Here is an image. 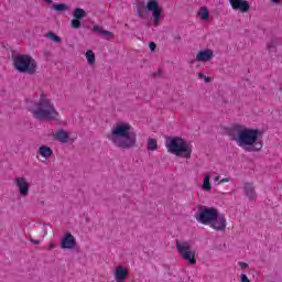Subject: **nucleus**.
Returning a JSON list of instances; mask_svg holds the SVG:
<instances>
[{
  "instance_id": "obj_14",
  "label": "nucleus",
  "mask_w": 282,
  "mask_h": 282,
  "mask_svg": "<svg viewBox=\"0 0 282 282\" xmlns=\"http://www.w3.org/2000/svg\"><path fill=\"white\" fill-rule=\"evenodd\" d=\"M113 276L116 282H127V279H129V269L118 265L113 271Z\"/></svg>"
},
{
  "instance_id": "obj_4",
  "label": "nucleus",
  "mask_w": 282,
  "mask_h": 282,
  "mask_svg": "<svg viewBox=\"0 0 282 282\" xmlns=\"http://www.w3.org/2000/svg\"><path fill=\"white\" fill-rule=\"evenodd\" d=\"M13 67L19 74H29L34 76L36 69H39V63L32 56L28 54H19L12 56Z\"/></svg>"
},
{
  "instance_id": "obj_35",
  "label": "nucleus",
  "mask_w": 282,
  "mask_h": 282,
  "mask_svg": "<svg viewBox=\"0 0 282 282\" xmlns=\"http://www.w3.org/2000/svg\"><path fill=\"white\" fill-rule=\"evenodd\" d=\"M45 3H52V0H44Z\"/></svg>"
},
{
  "instance_id": "obj_21",
  "label": "nucleus",
  "mask_w": 282,
  "mask_h": 282,
  "mask_svg": "<svg viewBox=\"0 0 282 282\" xmlns=\"http://www.w3.org/2000/svg\"><path fill=\"white\" fill-rule=\"evenodd\" d=\"M197 15L200 18L202 21H208V8L202 7L198 10Z\"/></svg>"
},
{
  "instance_id": "obj_25",
  "label": "nucleus",
  "mask_w": 282,
  "mask_h": 282,
  "mask_svg": "<svg viewBox=\"0 0 282 282\" xmlns=\"http://www.w3.org/2000/svg\"><path fill=\"white\" fill-rule=\"evenodd\" d=\"M67 4L65 3H55L53 4V10H55L56 12H63L65 10H67Z\"/></svg>"
},
{
  "instance_id": "obj_8",
  "label": "nucleus",
  "mask_w": 282,
  "mask_h": 282,
  "mask_svg": "<svg viewBox=\"0 0 282 282\" xmlns=\"http://www.w3.org/2000/svg\"><path fill=\"white\" fill-rule=\"evenodd\" d=\"M219 212L215 207L198 206V213L195 214V219L203 226H210L215 221Z\"/></svg>"
},
{
  "instance_id": "obj_6",
  "label": "nucleus",
  "mask_w": 282,
  "mask_h": 282,
  "mask_svg": "<svg viewBox=\"0 0 282 282\" xmlns=\"http://www.w3.org/2000/svg\"><path fill=\"white\" fill-rule=\"evenodd\" d=\"M144 10L152 12L153 25L158 28L162 17V8H160V2H158V0H148L147 6L143 1L137 2V17L144 19Z\"/></svg>"
},
{
  "instance_id": "obj_23",
  "label": "nucleus",
  "mask_w": 282,
  "mask_h": 282,
  "mask_svg": "<svg viewBox=\"0 0 282 282\" xmlns=\"http://www.w3.org/2000/svg\"><path fill=\"white\" fill-rule=\"evenodd\" d=\"M148 151H158V140L155 139L148 140Z\"/></svg>"
},
{
  "instance_id": "obj_24",
  "label": "nucleus",
  "mask_w": 282,
  "mask_h": 282,
  "mask_svg": "<svg viewBox=\"0 0 282 282\" xmlns=\"http://www.w3.org/2000/svg\"><path fill=\"white\" fill-rule=\"evenodd\" d=\"M46 39H51V41H53V43H61L62 42L61 36L56 35L54 32L46 33Z\"/></svg>"
},
{
  "instance_id": "obj_13",
  "label": "nucleus",
  "mask_w": 282,
  "mask_h": 282,
  "mask_svg": "<svg viewBox=\"0 0 282 282\" xmlns=\"http://www.w3.org/2000/svg\"><path fill=\"white\" fill-rule=\"evenodd\" d=\"M214 56H215V52H213V50L205 48V50L198 51V53L196 54V61L197 63H208L213 61Z\"/></svg>"
},
{
  "instance_id": "obj_34",
  "label": "nucleus",
  "mask_w": 282,
  "mask_h": 282,
  "mask_svg": "<svg viewBox=\"0 0 282 282\" xmlns=\"http://www.w3.org/2000/svg\"><path fill=\"white\" fill-rule=\"evenodd\" d=\"M272 3H281V0H271Z\"/></svg>"
},
{
  "instance_id": "obj_15",
  "label": "nucleus",
  "mask_w": 282,
  "mask_h": 282,
  "mask_svg": "<svg viewBox=\"0 0 282 282\" xmlns=\"http://www.w3.org/2000/svg\"><path fill=\"white\" fill-rule=\"evenodd\" d=\"M210 228L218 231L226 230V217L224 215H216V218L210 223Z\"/></svg>"
},
{
  "instance_id": "obj_3",
  "label": "nucleus",
  "mask_w": 282,
  "mask_h": 282,
  "mask_svg": "<svg viewBox=\"0 0 282 282\" xmlns=\"http://www.w3.org/2000/svg\"><path fill=\"white\" fill-rule=\"evenodd\" d=\"M107 140L117 149H133L138 142L135 131L129 122L119 121L115 123L111 131L107 133Z\"/></svg>"
},
{
  "instance_id": "obj_27",
  "label": "nucleus",
  "mask_w": 282,
  "mask_h": 282,
  "mask_svg": "<svg viewBox=\"0 0 282 282\" xmlns=\"http://www.w3.org/2000/svg\"><path fill=\"white\" fill-rule=\"evenodd\" d=\"M240 281H241V282H250V279H248V275H246V274L242 273V274L240 275Z\"/></svg>"
},
{
  "instance_id": "obj_9",
  "label": "nucleus",
  "mask_w": 282,
  "mask_h": 282,
  "mask_svg": "<svg viewBox=\"0 0 282 282\" xmlns=\"http://www.w3.org/2000/svg\"><path fill=\"white\" fill-rule=\"evenodd\" d=\"M15 188L20 193V197H28L30 195V182L24 176H17L13 180Z\"/></svg>"
},
{
  "instance_id": "obj_11",
  "label": "nucleus",
  "mask_w": 282,
  "mask_h": 282,
  "mask_svg": "<svg viewBox=\"0 0 282 282\" xmlns=\"http://www.w3.org/2000/svg\"><path fill=\"white\" fill-rule=\"evenodd\" d=\"M229 4L234 10H239L242 14L250 12V2L248 0H229Z\"/></svg>"
},
{
  "instance_id": "obj_29",
  "label": "nucleus",
  "mask_w": 282,
  "mask_h": 282,
  "mask_svg": "<svg viewBox=\"0 0 282 282\" xmlns=\"http://www.w3.org/2000/svg\"><path fill=\"white\" fill-rule=\"evenodd\" d=\"M228 182H230V178L225 177V178H223V180H220V181L218 182V185L226 184V183H228Z\"/></svg>"
},
{
  "instance_id": "obj_10",
  "label": "nucleus",
  "mask_w": 282,
  "mask_h": 282,
  "mask_svg": "<svg viewBox=\"0 0 282 282\" xmlns=\"http://www.w3.org/2000/svg\"><path fill=\"white\" fill-rule=\"evenodd\" d=\"M73 20L70 21V26L73 30H80L83 28V19L87 18V11L83 8H75L73 10Z\"/></svg>"
},
{
  "instance_id": "obj_12",
  "label": "nucleus",
  "mask_w": 282,
  "mask_h": 282,
  "mask_svg": "<svg viewBox=\"0 0 282 282\" xmlns=\"http://www.w3.org/2000/svg\"><path fill=\"white\" fill-rule=\"evenodd\" d=\"M62 250H74L76 248V238L67 232L61 240Z\"/></svg>"
},
{
  "instance_id": "obj_16",
  "label": "nucleus",
  "mask_w": 282,
  "mask_h": 282,
  "mask_svg": "<svg viewBox=\"0 0 282 282\" xmlns=\"http://www.w3.org/2000/svg\"><path fill=\"white\" fill-rule=\"evenodd\" d=\"M243 191L246 197H248L250 200L257 199V191L254 189V184L245 183Z\"/></svg>"
},
{
  "instance_id": "obj_1",
  "label": "nucleus",
  "mask_w": 282,
  "mask_h": 282,
  "mask_svg": "<svg viewBox=\"0 0 282 282\" xmlns=\"http://www.w3.org/2000/svg\"><path fill=\"white\" fill-rule=\"evenodd\" d=\"M230 140L236 142L240 149H246L249 153L258 152L263 149V141L259 140L261 131L248 128L243 124H235L228 131Z\"/></svg>"
},
{
  "instance_id": "obj_26",
  "label": "nucleus",
  "mask_w": 282,
  "mask_h": 282,
  "mask_svg": "<svg viewBox=\"0 0 282 282\" xmlns=\"http://www.w3.org/2000/svg\"><path fill=\"white\" fill-rule=\"evenodd\" d=\"M198 78H203L205 80V83H212V78L204 75L203 73H198Z\"/></svg>"
},
{
  "instance_id": "obj_20",
  "label": "nucleus",
  "mask_w": 282,
  "mask_h": 282,
  "mask_svg": "<svg viewBox=\"0 0 282 282\" xmlns=\"http://www.w3.org/2000/svg\"><path fill=\"white\" fill-rule=\"evenodd\" d=\"M86 61L88 65H96V53H94L91 50H88L86 52Z\"/></svg>"
},
{
  "instance_id": "obj_5",
  "label": "nucleus",
  "mask_w": 282,
  "mask_h": 282,
  "mask_svg": "<svg viewBox=\"0 0 282 282\" xmlns=\"http://www.w3.org/2000/svg\"><path fill=\"white\" fill-rule=\"evenodd\" d=\"M167 149L169 153L176 155V158L191 160V156L193 155V144L180 137L172 138L167 144Z\"/></svg>"
},
{
  "instance_id": "obj_2",
  "label": "nucleus",
  "mask_w": 282,
  "mask_h": 282,
  "mask_svg": "<svg viewBox=\"0 0 282 282\" xmlns=\"http://www.w3.org/2000/svg\"><path fill=\"white\" fill-rule=\"evenodd\" d=\"M26 109L31 112L32 118L39 122H54L61 120V112L56 109V105L42 93L36 100H29Z\"/></svg>"
},
{
  "instance_id": "obj_33",
  "label": "nucleus",
  "mask_w": 282,
  "mask_h": 282,
  "mask_svg": "<svg viewBox=\"0 0 282 282\" xmlns=\"http://www.w3.org/2000/svg\"><path fill=\"white\" fill-rule=\"evenodd\" d=\"M32 242H33L35 246H40V245H41V241H40V240H32Z\"/></svg>"
},
{
  "instance_id": "obj_18",
  "label": "nucleus",
  "mask_w": 282,
  "mask_h": 282,
  "mask_svg": "<svg viewBox=\"0 0 282 282\" xmlns=\"http://www.w3.org/2000/svg\"><path fill=\"white\" fill-rule=\"evenodd\" d=\"M37 153L41 158H44L45 160H50V158H52V153H54V151L52 150V148H50L47 145H41L37 150Z\"/></svg>"
},
{
  "instance_id": "obj_17",
  "label": "nucleus",
  "mask_w": 282,
  "mask_h": 282,
  "mask_svg": "<svg viewBox=\"0 0 282 282\" xmlns=\"http://www.w3.org/2000/svg\"><path fill=\"white\" fill-rule=\"evenodd\" d=\"M93 32H98L101 34V36H104V39H107V41H111V39H113V32L102 30V28L98 24L93 26Z\"/></svg>"
},
{
  "instance_id": "obj_28",
  "label": "nucleus",
  "mask_w": 282,
  "mask_h": 282,
  "mask_svg": "<svg viewBox=\"0 0 282 282\" xmlns=\"http://www.w3.org/2000/svg\"><path fill=\"white\" fill-rule=\"evenodd\" d=\"M149 47H150L151 52H155V47H158V45L155 44V42H151L149 44Z\"/></svg>"
},
{
  "instance_id": "obj_19",
  "label": "nucleus",
  "mask_w": 282,
  "mask_h": 282,
  "mask_svg": "<svg viewBox=\"0 0 282 282\" xmlns=\"http://www.w3.org/2000/svg\"><path fill=\"white\" fill-rule=\"evenodd\" d=\"M54 140H58V142H62V144H66L69 140V134L65 132V130H59L53 134Z\"/></svg>"
},
{
  "instance_id": "obj_31",
  "label": "nucleus",
  "mask_w": 282,
  "mask_h": 282,
  "mask_svg": "<svg viewBox=\"0 0 282 282\" xmlns=\"http://www.w3.org/2000/svg\"><path fill=\"white\" fill-rule=\"evenodd\" d=\"M54 248H56V243L51 242L48 245V250H54Z\"/></svg>"
},
{
  "instance_id": "obj_22",
  "label": "nucleus",
  "mask_w": 282,
  "mask_h": 282,
  "mask_svg": "<svg viewBox=\"0 0 282 282\" xmlns=\"http://www.w3.org/2000/svg\"><path fill=\"white\" fill-rule=\"evenodd\" d=\"M210 188H213L212 185H210V175L206 174L204 180H203V191L209 192Z\"/></svg>"
},
{
  "instance_id": "obj_36",
  "label": "nucleus",
  "mask_w": 282,
  "mask_h": 282,
  "mask_svg": "<svg viewBox=\"0 0 282 282\" xmlns=\"http://www.w3.org/2000/svg\"><path fill=\"white\" fill-rule=\"evenodd\" d=\"M268 50H270V46H268Z\"/></svg>"
},
{
  "instance_id": "obj_30",
  "label": "nucleus",
  "mask_w": 282,
  "mask_h": 282,
  "mask_svg": "<svg viewBox=\"0 0 282 282\" xmlns=\"http://www.w3.org/2000/svg\"><path fill=\"white\" fill-rule=\"evenodd\" d=\"M238 265H240L243 270H246V268H249V264L247 262H238Z\"/></svg>"
},
{
  "instance_id": "obj_32",
  "label": "nucleus",
  "mask_w": 282,
  "mask_h": 282,
  "mask_svg": "<svg viewBox=\"0 0 282 282\" xmlns=\"http://www.w3.org/2000/svg\"><path fill=\"white\" fill-rule=\"evenodd\" d=\"M214 182H221V176H215Z\"/></svg>"
},
{
  "instance_id": "obj_7",
  "label": "nucleus",
  "mask_w": 282,
  "mask_h": 282,
  "mask_svg": "<svg viewBox=\"0 0 282 282\" xmlns=\"http://www.w3.org/2000/svg\"><path fill=\"white\" fill-rule=\"evenodd\" d=\"M176 250L180 257L184 261H187L189 265H197V259L195 258L197 251L193 248V242L188 240H176Z\"/></svg>"
}]
</instances>
